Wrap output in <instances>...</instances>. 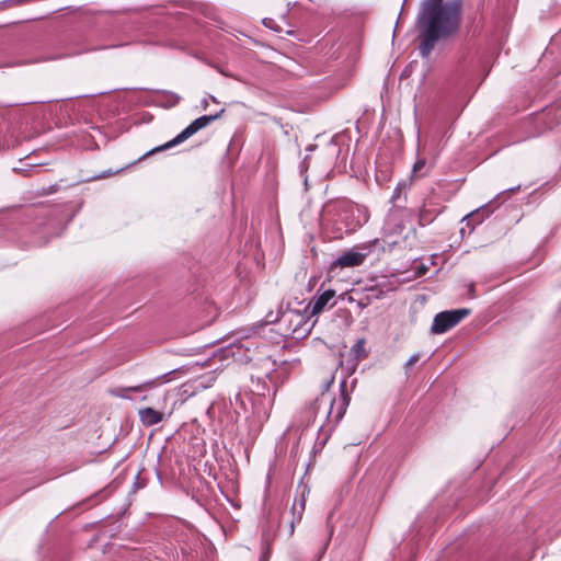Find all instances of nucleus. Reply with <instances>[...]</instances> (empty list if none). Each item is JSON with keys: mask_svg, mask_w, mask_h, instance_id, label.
Segmentation results:
<instances>
[{"mask_svg": "<svg viewBox=\"0 0 561 561\" xmlns=\"http://www.w3.org/2000/svg\"><path fill=\"white\" fill-rule=\"evenodd\" d=\"M462 0H423L416 19L420 55L428 57L439 41H445L459 30Z\"/></svg>", "mask_w": 561, "mask_h": 561, "instance_id": "nucleus-1", "label": "nucleus"}, {"mask_svg": "<svg viewBox=\"0 0 561 561\" xmlns=\"http://www.w3.org/2000/svg\"><path fill=\"white\" fill-rule=\"evenodd\" d=\"M345 382L341 383L339 398H332L324 391L304 411L307 425L314 424L319 420V430L328 426H335L344 416L348 405V398L344 392Z\"/></svg>", "mask_w": 561, "mask_h": 561, "instance_id": "nucleus-2", "label": "nucleus"}, {"mask_svg": "<svg viewBox=\"0 0 561 561\" xmlns=\"http://www.w3.org/2000/svg\"><path fill=\"white\" fill-rule=\"evenodd\" d=\"M336 220L329 218V213L324 215L325 225L331 222L335 226V238H342L343 233L352 232L357 227L366 222L368 217L366 213H362L360 208L347 202L339 203L335 208Z\"/></svg>", "mask_w": 561, "mask_h": 561, "instance_id": "nucleus-3", "label": "nucleus"}, {"mask_svg": "<svg viewBox=\"0 0 561 561\" xmlns=\"http://www.w3.org/2000/svg\"><path fill=\"white\" fill-rule=\"evenodd\" d=\"M408 221V211L401 208H392L386 216L382 226V238L374 239L373 244L375 247H381L383 250L386 247L389 249L397 245L401 239H404V230Z\"/></svg>", "mask_w": 561, "mask_h": 561, "instance_id": "nucleus-4", "label": "nucleus"}, {"mask_svg": "<svg viewBox=\"0 0 561 561\" xmlns=\"http://www.w3.org/2000/svg\"><path fill=\"white\" fill-rule=\"evenodd\" d=\"M278 324L283 329L284 335H290L297 340L306 336L311 330L306 311L297 309L283 311L278 318Z\"/></svg>", "mask_w": 561, "mask_h": 561, "instance_id": "nucleus-5", "label": "nucleus"}, {"mask_svg": "<svg viewBox=\"0 0 561 561\" xmlns=\"http://www.w3.org/2000/svg\"><path fill=\"white\" fill-rule=\"evenodd\" d=\"M224 112H225V110L222 108L216 114L203 115V116L194 119L178 136H175L172 140L168 141L163 146L156 148L154 151L165 150V149L172 148V147L185 141L186 139L192 137L194 134H196L201 129L207 127L213 122L220 118L221 115L224 114ZM151 152H153V150Z\"/></svg>", "mask_w": 561, "mask_h": 561, "instance_id": "nucleus-6", "label": "nucleus"}, {"mask_svg": "<svg viewBox=\"0 0 561 561\" xmlns=\"http://www.w3.org/2000/svg\"><path fill=\"white\" fill-rule=\"evenodd\" d=\"M470 313L467 308L446 310L438 312L433 320L431 332L433 334H443L456 327L462 319Z\"/></svg>", "mask_w": 561, "mask_h": 561, "instance_id": "nucleus-7", "label": "nucleus"}, {"mask_svg": "<svg viewBox=\"0 0 561 561\" xmlns=\"http://www.w3.org/2000/svg\"><path fill=\"white\" fill-rule=\"evenodd\" d=\"M367 253L348 250L343 252L335 261L334 265L340 267H353L360 265L366 259Z\"/></svg>", "mask_w": 561, "mask_h": 561, "instance_id": "nucleus-8", "label": "nucleus"}, {"mask_svg": "<svg viewBox=\"0 0 561 561\" xmlns=\"http://www.w3.org/2000/svg\"><path fill=\"white\" fill-rule=\"evenodd\" d=\"M334 297L335 291L333 289L324 290L322 294L313 297L308 305V307H310V314L316 316L321 313Z\"/></svg>", "mask_w": 561, "mask_h": 561, "instance_id": "nucleus-9", "label": "nucleus"}, {"mask_svg": "<svg viewBox=\"0 0 561 561\" xmlns=\"http://www.w3.org/2000/svg\"><path fill=\"white\" fill-rule=\"evenodd\" d=\"M164 413L162 411L154 410L152 408H144L138 411V416L144 426H153L164 420Z\"/></svg>", "mask_w": 561, "mask_h": 561, "instance_id": "nucleus-10", "label": "nucleus"}, {"mask_svg": "<svg viewBox=\"0 0 561 561\" xmlns=\"http://www.w3.org/2000/svg\"><path fill=\"white\" fill-rule=\"evenodd\" d=\"M33 160L34 157L32 154L19 159L16 165L13 167L14 172L23 174L25 176H31L35 168V163L33 162Z\"/></svg>", "mask_w": 561, "mask_h": 561, "instance_id": "nucleus-11", "label": "nucleus"}, {"mask_svg": "<svg viewBox=\"0 0 561 561\" xmlns=\"http://www.w3.org/2000/svg\"><path fill=\"white\" fill-rule=\"evenodd\" d=\"M543 118L550 129L561 126V107L557 106L547 108L543 114Z\"/></svg>", "mask_w": 561, "mask_h": 561, "instance_id": "nucleus-12", "label": "nucleus"}, {"mask_svg": "<svg viewBox=\"0 0 561 561\" xmlns=\"http://www.w3.org/2000/svg\"><path fill=\"white\" fill-rule=\"evenodd\" d=\"M148 383L135 386V387H128V388H122L114 392V394L118 398L128 399L129 397L125 394V391H133V392H139L142 391Z\"/></svg>", "mask_w": 561, "mask_h": 561, "instance_id": "nucleus-13", "label": "nucleus"}, {"mask_svg": "<svg viewBox=\"0 0 561 561\" xmlns=\"http://www.w3.org/2000/svg\"><path fill=\"white\" fill-rule=\"evenodd\" d=\"M352 353L355 355V357L360 358L365 357V341L363 339L358 340L353 346H352Z\"/></svg>", "mask_w": 561, "mask_h": 561, "instance_id": "nucleus-14", "label": "nucleus"}, {"mask_svg": "<svg viewBox=\"0 0 561 561\" xmlns=\"http://www.w3.org/2000/svg\"><path fill=\"white\" fill-rule=\"evenodd\" d=\"M420 359H421L420 353H415V354L411 355L404 364L405 369L410 370Z\"/></svg>", "mask_w": 561, "mask_h": 561, "instance_id": "nucleus-15", "label": "nucleus"}, {"mask_svg": "<svg viewBox=\"0 0 561 561\" xmlns=\"http://www.w3.org/2000/svg\"><path fill=\"white\" fill-rule=\"evenodd\" d=\"M520 188V185H517V186H514V187H511V188H507L505 191H502L501 193L497 194V196L495 197V199H500L502 198L504 195H506L507 193H515L517 192L518 190Z\"/></svg>", "mask_w": 561, "mask_h": 561, "instance_id": "nucleus-16", "label": "nucleus"}, {"mask_svg": "<svg viewBox=\"0 0 561 561\" xmlns=\"http://www.w3.org/2000/svg\"><path fill=\"white\" fill-rule=\"evenodd\" d=\"M168 98L171 105H176L180 102V96L175 93H169Z\"/></svg>", "mask_w": 561, "mask_h": 561, "instance_id": "nucleus-17", "label": "nucleus"}, {"mask_svg": "<svg viewBox=\"0 0 561 561\" xmlns=\"http://www.w3.org/2000/svg\"><path fill=\"white\" fill-rule=\"evenodd\" d=\"M424 165H425V160L419 159L413 165V172H417V171L422 170Z\"/></svg>", "mask_w": 561, "mask_h": 561, "instance_id": "nucleus-18", "label": "nucleus"}, {"mask_svg": "<svg viewBox=\"0 0 561 561\" xmlns=\"http://www.w3.org/2000/svg\"><path fill=\"white\" fill-rule=\"evenodd\" d=\"M213 414H214V404L211 403L207 410H206V415L209 420H213Z\"/></svg>", "mask_w": 561, "mask_h": 561, "instance_id": "nucleus-19", "label": "nucleus"}, {"mask_svg": "<svg viewBox=\"0 0 561 561\" xmlns=\"http://www.w3.org/2000/svg\"><path fill=\"white\" fill-rule=\"evenodd\" d=\"M302 453V450H299L298 444L295 445L290 450V456H297V454Z\"/></svg>", "mask_w": 561, "mask_h": 561, "instance_id": "nucleus-20", "label": "nucleus"}, {"mask_svg": "<svg viewBox=\"0 0 561 561\" xmlns=\"http://www.w3.org/2000/svg\"><path fill=\"white\" fill-rule=\"evenodd\" d=\"M333 381H334V377H330L328 380H325L324 390H328L329 387L333 383Z\"/></svg>", "mask_w": 561, "mask_h": 561, "instance_id": "nucleus-21", "label": "nucleus"}, {"mask_svg": "<svg viewBox=\"0 0 561 561\" xmlns=\"http://www.w3.org/2000/svg\"><path fill=\"white\" fill-rule=\"evenodd\" d=\"M478 211H474V213H471L470 215L466 216L465 219H468V220H474L476 217H478Z\"/></svg>", "mask_w": 561, "mask_h": 561, "instance_id": "nucleus-22", "label": "nucleus"}, {"mask_svg": "<svg viewBox=\"0 0 561 561\" xmlns=\"http://www.w3.org/2000/svg\"><path fill=\"white\" fill-rule=\"evenodd\" d=\"M201 106L203 110H206L208 107V99H203L201 102Z\"/></svg>", "mask_w": 561, "mask_h": 561, "instance_id": "nucleus-23", "label": "nucleus"}, {"mask_svg": "<svg viewBox=\"0 0 561 561\" xmlns=\"http://www.w3.org/2000/svg\"><path fill=\"white\" fill-rule=\"evenodd\" d=\"M469 293H470V296H471V297H474V285H473V284H471V285L469 286Z\"/></svg>", "mask_w": 561, "mask_h": 561, "instance_id": "nucleus-24", "label": "nucleus"}, {"mask_svg": "<svg viewBox=\"0 0 561 561\" xmlns=\"http://www.w3.org/2000/svg\"><path fill=\"white\" fill-rule=\"evenodd\" d=\"M209 100H210L211 102H214V103H218L217 99H216L215 96H213V95H210V96H209Z\"/></svg>", "mask_w": 561, "mask_h": 561, "instance_id": "nucleus-25", "label": "nucleus"}, {"mask_svg": "<svg viewBox=\"0 0 561 561\" xmlns=\"http://www.w3.org/2000/svg\"><path fill=\"white\" fill-rule=\"evenodd\" d=\"M300 505H301V508L304 510V507H305L304 499L301 500Z\"/></svg>", "mask_w": 561, "mask_h": 561, "instance_id": "nucleus-26", "label": "nucleus"}, {"mask_svg": "<svg viewBox=\"0 0 561 561\" xmlns=\"http://www.w3.org/2000/svg\"><path fill=\"white\" fill-rule=\"evenodd\" d=\"M423 220H424V219H423V216H421V218H420V224H421L422 226L424 225V224H423Z\"/></svg>", "mask_w": 561, "mask_h": 561, "instance_id": "nucleus-27", "label": "nucleus"}, {"mask_svg": "<svg viewBox=\"0 0 561 561\" xmlns=\"http://www.w3.org/2000/svg\"><path fill=\"white\" fill-rule=\"evenodd\" d=\"M318 453V450H312L310 454H313V456Z\"/></svg>", "mask_w": 561, "mask_h": 561, "instance_id": "nucleus-28", "label": "nucleus"}]
</instances>
